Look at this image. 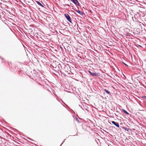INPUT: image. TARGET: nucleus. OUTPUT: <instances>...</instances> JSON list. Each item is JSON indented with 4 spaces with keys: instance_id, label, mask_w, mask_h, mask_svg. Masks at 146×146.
<instances>
[{
    "instance_id": "nucleus-4",
    "label": "nucleus",
    "mask_w": 146,
    "mask_h": 146,
    "mask_svg": "<svg viewBox=\"0 0 146 146\" xmlns=\"http://www.w3.org/2000/svg\"><path fill=\"white\" fill-rule=\"evenodd\" d=\"M112 123L114 124L115 126H116L117 128H119V126L118 123L117 122H115L114 121H111Z\"/></svg>"
},
{
    "instance_id": "nucleus-2",
    "label": "nucleus",
    "mask_w": 146,
    "mask_h": 146,
    "mask_svg": "<svg viewBox=\"0 0 146 146\" xmlns=\"http://www.w3.org/2000/svg\"><path fill=\"white\" fill-rule=\"evenodd\" d=\"M71 1L75 4L76 6H80V4L77 0H70Z\"/></svg>"
},
{
    "instance_id": "nucleus-13",
    "label": "nucleus",
    "mask_w": 146,
    "mask_h": 146,
    "mask_svg": "<svg viewBox=\"0 0 146 146\" xmlns=\"http://www.w3.org/2000/svg\"><path fill=\"white\" fill-rule=\"evenodd\" d=\"M142 98H145L146 99V96H143V97H142Z\"/></svg>"
},
{
    "instance_id": "nucleus-12",
    "label": "nucleus",
    "mask_w": 146,
    "mask_h": 146,
    "mask_svg": "<svg viewBox=\"0 0 146 146\" xmlns=\"http://www.w3.org/2000/svg\"><path fill=\"white\" fill-rule=\"evenodd\" d=\"M123 64H124L125 65V66H128V65H127L125 63H124V62H123Z\"/></svg>"
},
{
    "instance_id": "nucleus-15",
    "label": "nucleus",
    "mask_w": 146,
    "mask_h": 146,
    "mask_svg": "<svg viewBox=\"0 0 146 146\" xmlns=\"http://www.w3.org/2000/svg\"><path fill=\"white\" fill-rule=\"evenodd\" d=\"M62 65H64V66H65L63 64H62Z\"/></svg>"
},
{
    "instance_id": "nucleus-17",
    "label": "nucleus",
    "mask_w": 146,
    "mask_h": 146,
    "mask_svg": "<svg viewBox=\"0 0 146 146\" xmlns=\"http://www.w3.org/2000/svg\"><path fill=\"white\" fill-rule=\"evenodd\" d=\"M1 4V3H0V4Z\"/></svg>"
},
{
    "instance_id": "nucleus-3",
    "label": "nucleus",
    "mask_w": 146,
    "mask_h": 146,
    "mask_svg": "<svg viewBox=\"0 0 146 146\" xmlns=\"http://www.w3.org/2000/svg\"><path fill=\"white\" fill-rule=\"evenodd\" d=\"M72 9H73L76 12L78 13V14H79L80 15H81V16H83L84 14V13L82 12L80 10H78L76 9H75L74 8H72Z\"/></svg>"
},
{
    "instance_id": "nucleus-16",
    "label": "nucleus",
    "mask_w": 146,
    "mask_h": 146,
    "mask_svg": "<svg viewBox=\"0 0 146 146\" xmlns=\"http://www.w3.org/2000/svg\"><path fill=\"white\" fill-rule=\"evenodd\" d=\"M64 140L62 142V143H63V142H64Z\"/></svg>"
},
{
    "instance_id": "nucleus-5",
    "label": "nucleus",
    "mask_w": 146,
    "mask_h": 146,
    "mask_svg": "<svg viewBox=\"0 0 146 146\" xmlns=\"http://www.w3.org/2000/svg\"><path fill=\"white\" fill-rule=\"evenodd\" d=\"M56 68H58L59 69L58 70V71H60L62 69V66L60 64H59L57 65V66H56Z\"/></svg>"
},
{
    "instance_id": "nucleus-10",
    "label": "nucleus",
    "mask_w": 146,
    "mask_h": 146,
    "mask_svg": "<svg viewBox=\"0 0 146 146\" xmlns=\"http://www.w3.org/2000/svg\"><path fill=\"white\" fill-rule=\"evenodd\" d=\"M123 128L125 129V130L127 131H128L129 129V128H127L126 127H123Z\"/></svg>"
},
{
    "instance_id": "nucleus-6",
    "label": "nucleus",
    "mask_w": 146,
    "mask_h": 146,
    "mask_svg": "<svg viewBox=\"0 0 146 146\" xmlns=\"http://www.w3.org/2000/svg\"><path fill=\"white\" fill-rule=\"evenodd\" d=\"M88 72L93 76H98V74H96L93 73L90 71H88Z\"/></svg>"
},
{
    "instance_id": "nucleus-8",
    "label": "nucleus",
    "mask_w": 146,
    "mask_h": 146,
    "mask_svg": "<svg viewBox=\"0 0 146 146\" xmlns=\"http://www.w3.org/2000/svg\"><path fill=\"white\" fill-rule=\"evenodd\" d=\"M36 2L39 5H40L42 7H44V6L40 3V2H39L38 1H36Z\"/></svg>"
},
{
    "instance_id": "nucleus-14",
    "label": "nucleus",
    "mask_w": 146,
    "mask_h": 146,
    "mask_svg": "<svg viewBox=\"0 0 146 146\" xmlns=\"http://www.w3.org/2000/svg\"><path fill=\"white\" fill-rule=\"evenodd\" d=\"M66 5H67V6H70V5L69 4H66Z\"/></svg>"
},
{
    "instance_id": "nucleus-1",
    "label": "nucleus",
    "mask_w": 146,
    "mask_h": 146,
    "mask_svg": "<svg viewBox=\"0 0 146 146\" xmlns=\"http://www.w3.org/2000/svg\"><path fill=\"white\" fill-rule=\"evenodd\" d=\"M64 15L66 19L70 23H72V20L69 15L68 14H65Z\"/></svg>"
},
{
    "instance_id": "nucleus-7",
    "label": "nucleus",
    "mask_w": 146,
    "mask_h": 146,
    "mask_svg": "<svg viewBox=\"0 0 146 146\" xmlns=\"http://www.w3.org/2000/svg\"><path fill=\"white\" fill-rule=\"evenodd\" d=\"M122 110L123 111V112L125 113V114H127V115H129V113L127 111L125 110L124 109H122Z\"/></svg>"
},
{
    "instance_id": "nucleus-9",
    "label": "nucleus",
    "mask_w": 146,
    "mask_h": 146,
    "mask_svg": "<svg viewBox=\"0 0 146 146\" xmlns=\"http://www.w3.org/2000/svg\"><path fill=\"white\" fill-rule=\"evenodd\" d=\"M104 90L108 94H109L110 93V92L106 89H105Z\"/></svg>"
},
{
    "instance_id": "nucleus-11",
    "label": "nucleus",
    "mask_w": 146,
    "mask_h": 146,
    "mask_svg": "<svg viewBox=\"0 0 146 146\" xmlns=\"http://www.w3.org/2000/svg\"><path fill=\"white\" fill-rule=\"evenodd\" d=\"M74 116L76 117V121L78 122H79V121L78 120V119L76 116Z\"/></svg>"
}]
</instances>
